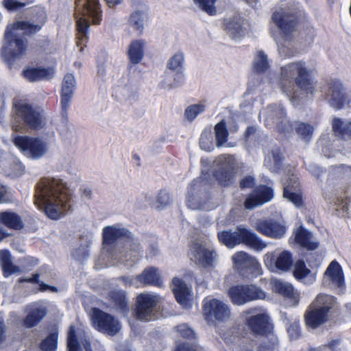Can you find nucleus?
Segmentation results:
<instances>
[{
	"instance_id": "nucleus-1",
	"label": "nucleus",
	"mask_w": 351,
	"mask_h": 351,
	"mask_svg": "<svg viewBox=\"0 0 351 351\" xmlns=\"http://www.w3.org/2000/svg\"><path fill=\"white\" fill-rule=\"evenodd\" d=\"M33 21H17L8 25L4 33L1 57L9 69L22 59L28 49V40L25 34L32 36L38 32L47 21V14L43 10H38L33 14Z\"/></svg>"
},
{
	"instance_id": "nucleus-2",
	"label": "nucleus",
	"mask_w": 351,
	"mask_h": 351,
	"mask_svg": "<svg viewBox=\"0 0 351 351\" xmlns=\"http://www.w3.org/2000/svg\"><path fill=\"white\" fill-rule=\"evenodd\" d=\"M72 195L61 179L43 178L36 186L35 204L53 220L59 219L72 207Z\"/></svg>"
},
{
	"instance_id": "nucleus-3",
	"label": "nucleus",
	"mask_w": 351,
	"mask_h": 351,
	"mask_svg": "<svg viewBox=\"0 0 351 351\" xmlns=\"http://www.w3.org/2000/svg\"><path fill=\"white\" fill-rule=\"evenodd\" d=\"M75 18L76 19V45L82 51L88 42L89 19L93 24L99 25L102 21V11L99 0H75Z\"/></svg>"
},
{
	"instance_id": "nucleus-4",
	"label": "nucleus",
	"mask_w": 351,
	"mask_h": 351,
	"mask_svg": "<svg viewBox=\"0 0 351 351\" xmlns=\"http://www.w3.org/2000/svg\"><path fill=\"white\" fill-rule=\"evenodd\" d=\"M281 86L283 92L288 95L293 94V88H287V82L291 86L295 85L306 93L313 94L315 90V84L311 77V71L308 70L305 63L298 61L289 63L281 68Z\"/></svg>"
},
{
	"instance_id": "nucleus-5",
	"label": "nucleus",
	"mask_w": 351,
	"mask_h": 351,
	"mask_svg": "<svg viewBox=\"0 0 351 351\" xmlns=\"http://www.w3.org/2000/svg\"><path fill=\"white\" fill-rule=\"evenodd\" d=\"M217 238L220 243L228 248H233L239 244H244L250 248L259 252L267 246V244L254 232L241 226H237L234 232H231V230L220 231L217 233Z\"/></svg>"
},
{
	"instance_id": "nucleus-6",
	"label": "nucleus",
	"mask_w": 351,
	"mask_h": 351,
	"mask_svg": "<svg viewBox=\"0 0 351 351\" xmlns=\"http://www.w3.org/2000/svg\"><path fill=\"white\" fill-rule=\"evenodd\" d=\"M13 108L14 114L12 128L16 132H19L23 126L35 130L43 127L45 124L43 115L31 104L19 101L14 104Z\"/></svg>"
},
{
	"instance_id": "nucleus-7",
	"label": "nucleus",
	"mask_w": 351,
	"mask_h": 351,
	"mask_svg": "<svg viewBox=\"0 0 351 351\" xmlns=\"http://www.w3.org/2000/svg\"><path fill=\"white\" fill-rule=\"evenodd\" d=\"M257 307L250 308L244 311L247 317L245 319V326L252 335L255 337H268L274 332V324L267 313H260Z\"/></svg>"
},
{
	"instance_id": "nucleus-8",
	"label": "nucleus",
	"mask_w": 351,
	"mask_h": 351,
	"mask_svg": "<svg viewBox=\"0 0 351 351\" xmlns=\"http://www.w3.org/2000/svg\"><path fill=\"white\" fill-rule=\"evenodd\" d=\"M227 295L230 302L236 306H242L265 298V293L262 289L254 284L232 285L228 289Z\"/></svg>"
},
{
	"instance_id": "nucleus-9",
	"label": "nucleus",
	"mask_w": 351,
	"mask_h": 351,
	"mask_svg": "<svg viewBox=\"0 0 351 351\" xmlns=\"http://www.w3.org/2000/svg\"><path fill=\"white\" fill-rule=\"evenodd\" d=\"M234 267L243 279H252L262 274L261 264L257 259L244 251L232 256Z\"/></svg>"
},
{
	"instance_id": "nucleus-10",
	"label": "nucleus",
	"mask_w": 351,
	"mask_h": 351,
	"mask_svg": "<svg viewBox=\"0 0 351 351\" xmlns=\"http://www.w3.org/2000/svg\"><path fill=\"white\" fill-rule=\"evenodd\" d=\"M237 172V169L232 157L221 156L213 176L219 186L229 188L235 183Z\"/></svg>"
},
{
	"instance_id": "nucleus-11",
	"label": "nucleus",
	"mask_w": 351,
	"mask_h": 351,
	"mask_svg": "<svg viewBox=\"0 0 351 351\" xmlns=\"http://www.w3.org/2000/svg\"><path fill=\"white\" fill-rule=\"evenodd\" d=\"M271 20L279 29L282 38L285 41L292 40L300 24L298 16L290 12L275 11L271 15Z\"/></svg>"
},
{
	"instance_id": "nucleus-12",
	"label": "nucleus",
	"mask_w": 351,
	"mask_h": 351,
	"mask_svg": "<svg viewBox=\"0 0 351 351\" xmlns=\"http://www.w3.org/2000/svg\"><path fill=\"white\" fill-rule=\"evenodd\" d=\"M91 319L95 329L111 336L117 335L121 328L120 322L114 316L98 308H93Z\"/></svg>"
},
{
	"instance_id": "nucleus-13",
	"label": "nucleus",
	"mask_w": 351,
	"mask_h": 351,
	"mask_svg": "<svg viewBox=\"0 0 351 351\" xmlns=\"http://www.w3.org/2000/svg\"><path fill=\"white\" fill-rule=\"evenodd\" d=\"M13 142L23 153L29 154L34 158L41 157L46 152L45 143L36 137L16 136Z\"/></svg>"
},
{
	"instance_id": "nucleus-14",
	"label": "nucleus",
	"mask_w": 351,
	"mask_h": 351,
	"mask_svg": "<svg viewBox=\"0 0 351 351\" xmlns=\"http://www.w3.org/2000/svg\"><path fill=\"white\" fill-rule=\"evenodd\" d=\"M156 296L147 293H141L136 297L134 308L136 318L141 321L152 320L154 308L157 305Z\"/></svg>"
},
{
	"instance_id": "nucleus-15",
	"label": "nucleus",
	"mask_w": 351,
	"mask_h": 351,
	"mask_svg": "<svg viewBox=\"0 0 351 351\" xmlns=\"http://www.w3.org/2000/svg\"><path fill=\"white\" fill-rule=\"evenodd\" d=\"M203 313L208 321L224 322L230 316L228 306L217 299H211L203 305Z\"/></svg>"
},
{
	"instance_id": "nucleus-16",
	"label": "nucleus",
	"mask_w": 351,
	"mask_h": 351,
	"mask_svg": "<svg viewBox=\"0 0 351 351\" xmlns=\"http://www.w3.org/2000/svg\"><path fill=\"white\" fill-rule=\"evenodd\" d=\"M191 259L196 264L205 268L213 267L217 252L214 250L206 247L202 243L194 242L190 246Z\"/></svg>"
},
{
	"instance_id": "nucleus-17",
	"label": "nucleus",
	"mask_w": 351,
	"mask_h": 351,
	"mask_svg": "<svg viewBox=\"0 0 351 351\" xmlns=\"http://www.w3.org/2000/svg\"><path fill=\"white\" fill-rule=\"evenodd\" d=\"M256 230L263 236L271 239H280L286 232V226L274 219L258 221Z\"/></svg>"
},
{
	"instance_id": "nucleus-18",
	"label": "nucleus",
	"mask_w": 351,
	"mask_h": 351,
	"mask_svg": "<svg viewBox=\"0 0 351 351\" xmlns=\"http://www.w3.org/2000/svg\"><path fill=\"white\" fill-rule=\"evenodd\" d=\"M75 78L71 73H66L62 80L60 90V105L62 116L67 117L68 110L75 89Z\"/></svg>"
},
{
	"instance_id": "nucleus-19",
	"label": "nucleus",
	"mask_w": 351,
	"mask_h": 351,
	"mask_svg": "<svg viewBox=\"0 0 351 351\" xmlns=\"http://www.w3.org/2000/svg\"><path fill=\"white\" fill-rule=\"evenodd\" d=\"M322 283L324 286L333 285L335 288H342L345 285L344 274L340 264L332 261L324 272Z\"/></svg>"
},
{
	"instance_id": "nucleus-20",
	"label": "nucleus",
	"mask_w": 351,
	"mask_h": 351,
	"mask_svg": "<svg viewBox=\"0 0 351 351\" xmlns=\"http://www.w3.org/2000/svg\"><path fill=\"white\" fill-rule=\"evenodd\" d=\"M263 261L267 266L275 264L277 269L282 271H288L293 263L292 254L287 250L282 252L276 258L274 252H267Z\"/></svg>"
},
{
	"instance_id": "nucleus-21",
	"label": "nucleus",
	"mask_w": 351,
	"mask_h": 351,
	"mask_svg": "<svg viewBox=\"0 0 351 351\" xmlns=\"http://www.w3.org/2000/svg\"><path fill=\"white\" fill-rule=\"evenodd\" d=\"M283 197L300 208L304 204L301 185L298 180L290 178L283 184Z\"/></svg>"
},
{
	"instance_id": "nucleus-22",
	"label": "nucleus",
	"mask_w": 351,
	"mask_h": 351,
	"mask_svg": "<svg viewBox=\"0 0 351 351\" xmlns=\"http://www.w3.org/2000/svg\"><path fill=\"white\" fill-rule=\"evenodd\" d=\"M272 289L274 292L289 300L293 306L297 305L300 302V292L295 290L293 286L289 282L275 280L272 282Z\"/></svg>"
},
{
	"instance_id": "nucleus-23",
	"label": "nucleus",
	"mask_w": 351,
	"mask_h": 351,
	"mask_svg": "<svg viewBox=\"0 0 351 351\" xmlns=\"http://www.w3.org/2000/svg\"><path fill=\"white\" fill-rule=\"evenodd\" d=\"M134 280L142 287H162L163 285V281L158 269L152 266L145 268L141 274L134 278Z\"/></svg>"
},
{
	"instance_id": "nucleus-24",
	"label": "nucleus",
	"mask_w": 351,
	"mask_h": 351,
	"mask_svg": "<svg viewBox=\"0 0 351 351\" xmlns=\"http://www.w3.org/2000/svg\"><path fill=\"white\" fill-rule=\"evenodd\" d=\"M312 304L313 307L315 306L327 315H329L330 313H338L340 311V306L337 298L326 293H319Z\"/></svg>"
},
{
	"instance_id": "nucleus-25",
	"label": "nucleus",
	"mask_w": 351,
	"mask_h": 351,
	"mask_svg": "<svg viewBox=\"0 0 351 351\" xmlns=\"http://www.w3.org/2000/svg\"><path fill=\"white\" fill-rule=\"evenodd\" d=\"M304 322L307 327L316 329L328 320V315L313 304L308 306L304 313Z\"/></svg>"
},
{
	"instance_id": "nucleus-26",
	"label": "nucleus",
	"mask_w": 351,
	"mask_h": 351,
	"mask_svg": "<svg viewBox=\"0 0 351 351\" xmlns=\"http://www.w3.org/2000/svg\"><path fill=\"white\" fill-rule=\"evenodd\" d=\"M130 232L125 228H117L116 226H108L102 230V244L104 246L111 245L121 238H130Z\"/></svg>"
},
{
	"instance_id": "nucleus-27",
	"label": "nucleus",
	"mask_w": 351,
	"mask_h": 351,
	"mask_svg": "<svg viewBox=\"0 0 351 351\" xmlns=\"http://www.w3.org/2000/svg\"><path fill=\"white\" fill-rule=\"evenodd\" d=\"M328 92L331 95L330 104L337 110L341 109L347 101V96L343 92V88L339 81L329 83Z\"/></svg>"
},
{
	"instance_id": "nucleus-28",
	"label": "nucleus",
	"mask_w": 351,
	"mask_h": 351,
	"mask_svg": "<svg viewBox=\"0 0 351 351\" xmlns=\"http://www.w3.org/2000/svg\"><path fill=\"white\" fill-rule=\"evenodd\" d=\"M23 76L31 82L50 80L53 76V71L51 68L27 67L23 71Z\"/></svg>"
},
{
	"instance_id": "nucleus-29",
	"label": "nucleus",
	"mask_w": 351,
	"mask_h": 351,
	"mask_svg": "<svg viewBox=\"0 0 351 351\" xmlns=\"http://www.w3.org/2000/svg\"><path fill=\"white\" fill-rule=\"evenodd\" d=\"M311 232L302 226H300L295 231V241L303 249L313 251L319 247V243L311 241Z\"/></svg>"
},
{
	"instance_id": "nucleus-30",
	"label": "nucleus",
	"mask_w": 351,
	"mask_h": 351,
	"mask_svg": "<svg viewBox=\"0 0 351 351\" xmlns=\"http://www.w3.org/2000/svg\"><path fill=\"white\" fill-rule=\"evenodd\" d=\"M48 310L45 306H38L31 308L25 317L23 324L27 328H32L39 323L47 315Z\"/></svg>"
},
{
	"instance_id": "nucleus-31",
	"label": "nucleus",
	"mask_w": 351,
	"mask_h": 351,
	"mask_svg": "<svg viewBox=\"0 0 351 351\" xmlns=\"http://www.w3.org/2000/svg\"><path fill=\"white\" fill-rule=\"evenodd\" d=\"M0 224L11 230H20L24 228L21 216L15 212H0Z\"/></svg>"
},
{
	"instance_id": "nucleus-32",
	"label": "nucleus",
	"mask_w": 351,
	"mask_h": 351,
	"mask_svg": "<svg viewBox=\"0 0 351 351\" xmlns=\"http://www.w3.org/2000/svg\"><path fill=\"white\" fill-rule=\"evenodd\" d=\"M173 287L172 291L176 301L181 305H186L189 301L190 290L186 283L181 279L175 277L172 280Z\"/></svg>"
},
{
	"instance_id": "nucleus-33",
	"label": "nucleus",
	"mask_w": 351,
	"mask_h": 351,
	"mask_svg": "<svg viewBox=\"0 0 351 351\" xmlns=\"http://www.w3.org/2000/svg\"><path fill=\"white\" fill-rule=\"evenodd\" d=\"M110 301L114 304L117 311L127 315L130 311L126 292L123 290H112L109 292Z\"/></svg>"
},
{
	"instance_id": "nucleus-34",
	"label": "nucleus",
	"mask_w": 351,
	"mask_h": 351,
	"mask_svg": "<svg viewBox=\"0 0 351 351\" xmlns=\"http://www.w3.org/2000/svg\"><path fill=\"white\" fill-rule=\"evenodd\" d=\"M0 261L4 278H8L12 274L20 271L19 267L13 264L11 254L8 250H0Z\"/></svg>"
},
{
	"instance_id": "nucleus-35",
	"label": "nucleus",
	"mask_w": 351,
	"mask_h": 351,
	"mask_svg": "<svg viewBox=\"0 0 351 351\" xmlns=\"http://www.w3.org/2000/svg\"><path fill=\"white\" fill-rule=\"evenodd\" d=\"M145 42L143 40H134L130 43L128 55L130 61L136 64L141 62L144 56Z\"/></svg>"
},
{
	"instance_id": "nucleus-36",
	"label": "nucleus",
	"mask_w": 351,
	"mask_h": 351,
	"mask_svg": "<svg viewBox=\"0 0 351 351\" xmlns=\"http://www.w3.org/2000/svg\"><path fill=\"white\" fill-rule=\"evenodd\" d=\"M184 62V56L182 53H176L173 56L167 63V67L172 70L178 69L177 77L175 78L174 86H177L184 82V75L182 73V64Z\"/></svg>"
},
{
	"instance_id": "nucleus-37",
	"label": "nucleus",
	"mask_w": 351,
	"mask_h": 351,
	"mask_svg": "<svg viewBox=\"0 0 351 351\" xmlns=\"http://www.w3.org/2000/svg\"><path fill=\"white\" fill-rule=\"evenodd\" d=\"M215 145L217 147H223L228 141L229 132L225 119L221 120L214 127Z\"/></svg>"
},
{
	"instance_id": "nucleus-38",
	"label": "nucleus",
	"mask_w": 351,
	"mask_h": 351,
	"mask_svg": "<svg viewBox=\"0 0 351 351\" xmlns=\"http://www.w3.org/2000/svg\"><path fill=\"white\" fill-rule=\"evenodd\" d=\"M40 274L39 273H34L29 278H25L21 277L18 279L19 283H24V282H28L32 284H37L38 285L39 287L38 289V291L40 292H45L46 291H56L57 288L53 286L48 285L43 282V281L40 280Z\"/></svg>"
},
{
	"instance_id": "nucleus-39",
	"label": "nucleus",
	"mask_w": 351,
	"mask_h": 351,
	"mask_svg": "<svg viewBox=\"0 0 351 351\" xmlns=\"http://www.w3.org/2000/svg\"><path fill=\"white\" fill-rule=\"evenodd\" d=\"M58 332L53 331L49 333L40 343V348L42 351H56L58 348Z\"/></svg>"
},
{
	"instance_id": "nucleus-40",
	"label": "nucleus",
	"mask_w": 351,
	"mask_h": 351,
	"mask_svg": "<svg viewBox=\"0 0 351 351\" xmlns=\"http://www.w3.org/2000/svg\"><path fill=\"white\" fill-rule=\"evenodd\" d=\"M199 147L202 149L210 152L214 149L213 136L210 128H205L199 137Z\"/></svg>"
},
{
	"instance_id": "nucleus-41",
	"label": "nucleus",
	"mask_w": 351,
	"mask_h": 351,
	"mask_svg": "<svg viewBox=\"0 0 351 351\" xmlns=\"http://www.w3.org/2000/svg\"><path fill=\"white\" fill-rule=\"evenodd\" d=\"M311 271L306 267L304 261L298 260L293 267V275L294 278L301 281L311 275Z\"/></svg>"
},
{
	"instance_id": "nucleus-42",
	"label": "nucleus",
	"mask_w": 351,
	"mask_h": 351,
	"mask_svg": "<svg viewBox=\"0 0 351 351\" xmlns=\"http://www.w3.org/2000/svg\"><path fill=\"white\" fill-rule=\"evenodd\" d=\"M261 204L271 201L274 196V190L267 185L261 184L254 191Z\"/></svg>"
},
{
	"instance_id": "nucleus-43",
	"label": "nucleus",
	"mask_w": 351,
	"mask_h": 351,
	"mask_svg": "<svg viewBox=\"0 0 351 351\" xmlns=\"http://www.w3.org/2000/svg\"><path fill=\"white\" fill-rule=\"evenodd\" d=\"M332 130L339 136L351 138V121L343 125V121L339 118H335L332 121Z\"/></svg>"
},
{
	"instance_id": "nucleus-44",
	"label": "nucleus",
	"mask_w": 351,
	"mask_h": 351,
	"mask_svg": "<svg viewBox=\"0 0 351 351\" xmlns=\"http://www.w3.org/2000/svg\"><path fill=\"white\" fill-rule=\"evenodd\" d=\"M267 337L266 341L260 343L257 351H276L278 348L279 340L274 332Z\"/></svg>"
},
{
	"instance_id": "nucleus-45",
	"label": "nucleus",
	"mask_w": 351,
	"mask_h": 351,
	"mask_svg": "<svg viewBox=\"0 0 351 351\" xmlns=\"http://www.w3.org/2000/svg\"><path fill=\"white\" fill-rule=\"evenodd\" d=\"M67 349L68 351H82L77 339L75 328L73 325L69 327L68 332Z\"/></svg>"
},
{
	"instance_id": "nucleus-46",
	"label": "nucleus",
	"mask_w": 351,
	"mask_h": 351,
	"mask_svg": "<svg viewBox=\"0 0 351 351\" xmlns=\"http://www.w3.org/2000/svg\"><path fill=\"white\" fill-rule=\"evenodd\" d=\"M253 68L257 73H263L269 68L267 57L263 51L258 52L257 59L254 60Z\"/></svg>"
},
{
	"instance_id": "nucleus-47",
	"label": "nucleus",
	"mask_w": 351,
	"mask_h": 351,
	"mask_svg": "<svg viewBox=\"0 0 351 351\" xmlns=\"http://www.w3.org/2000/svg\"><path fill=\"white\" fill-rule=\"evenodd\" d=\"M205 109L206 106L203 104L190 105L184 110V117L189 121L191 122Z\"/></svg>"
},
{
	"instance_id": "nucleus-48",
	"label": "nucleus",
	"mask_w": 351,
	"mask_h": 351,
	"mask_svg": "<svg viewBox=\"0 0 351 351\" xmlns=\"http://www.w3.org/2000/svg\"><path fill=\"white\" fill-rule=\"evenodd\" d=\"M195 3L199 8L210 16H214L217 14L215 3L217 0H193Z\"/></svg>"
},
{
	"instance_id": "nucleus-49",
	"label": "nucleus",
	"mask_w": 351,
	"mask_h": 351,
	"mask_svg": "<svg viewBox=\"0 0 351 351\" xmlns=\"http://www.w3.org/2000/svg\"><path fill=\"white\" fill-rule=\"evenodd\" d=\"M226 30L228 32L232 38H236L241 36L242 32V26L241 23L234 19H229L225 23Z\"/></svg>"
},
{
	"instance_id": "nucleus-50",
	"label": "nucleus",
	"mask_w": 351,
	"mask_h": 351,
	"mask_svg": "<svg viewBox=\"0 0 351 351\" xmlns=\"http://www.w3.org/2000/svg\"><path fill=\"white\" fill-rule=\"evenodd\" d=\"M297 134L300 136L301 138L308 141L313 135V128L310 124L300 123L295 128Z\"/></svg>"
},
{
	"instance_id": "nucleus-51",
	"label": "nucleus",
	"mask_w": 351,
	"mask_h": 351,
	"mask_svg": "<svg viewBox=\"0 0 351 351\" xmlns=\"http://www.w3.org/2000/svg\"><path fill=\"white\" fill-rule=\"evenodd\" d=\"M143 12L135 11L130 15L129 19L130 24L137 31L142 32L143 28Z\"/></svg>"
},
{
	"instance_id": "nucleus-52",
	"label": "nucleus",
	"mask_w": 351,
	"mask_h": 351,
	"mask_svg": "<svg viewBox=\"0 0 351 351\" xmlns=\"http://www.w3.org/2000/svg\"><path fill=\"white\" fill-rule=\"evenodd\" d=\"M255 185L256 178L252 175L244 176L239 182V187L242 191L253 189Z\"/></svg>"
},
{
	"instance_id": "nucleus-53",
	"label": "nucleus",
	"mask_w": 351,
	"mask_h": 351,
	"mask_svg": "<svg viewBox=\"0 0 351 351\" xmlns=\"http://www.w3.org/2000/svg\"><path fill=\"white\" fill-rule=\"evenodd\" d=\"M176 329L180 337L183 338L191 339L195 337L194 331L187 324H180L176 327Z\"/></svg>"
},
{
	"instance_id": "nucleus-54",
	"label": "nucleus",
	"mask_w": 351,
	"mask_h": 351,
	"mask_svg": "<svg viewBox=\"0 0 351 351\" xmlns=\"http://www.w3.org/2000/svg\"><path fill=\"white\" fill-rule=\"evenodd\" d=\"M3 5L8 11H16L25 7L27 3L20 2L17 0H3Z\"/></svg>"
},
{
	"instance_id": "nucleus-55",
	"label": "nucleus",
	"mask_w": 351,
	"mask_h": 351,
	"mask_svg": "<svg viewBox=\"0 0 351 351\" xmlns=\"http://www.w3.org/2000/svg\"><path fill=\"white\" fill-rule=\"evenodd\" d=\"M262 205L259 201L256 193L254 194H250L244 202V207L246 209H253L255 207Z\"/></svg>"
},
{
	"instance_id": "nucleus-56",
	"label": "nucleus",
	"mask_w": 351,
	"mask_h": 351,
	"mask_svg": "<svg viewBox=\"0 0 351 351\" xmlns=\"http://www.w3.org/2000/svg\"><path fill=\"white\" fill-rule=\"evenodd\" d=\"M174 351H201V349L195 344L180 343L176 346Z\"/></svg>"
},
{
	"instance_id": "nucleus-57",
	"label": "nucleus",
	"mask_w": 351,
	"mask_h": 351,
	"mask_svg": "<svg viewBox=\"0 0 351 351\" xmlns=\"http://www.w3.org/2000/svg\"><path fill=\"white\" fill-rule=\"evenodd\" d=\"M157 202L161 206H167L170 204V196L166 190H160L159 191L157 195Z\"/></svg>"
},
{
	"instance_id": "nucleus-58",
	"label": "nucleus",
	"mask_w": 351,
	"mask_h": 351,
	"mask_svg": "<svg viewBox=\"0 0 351 351\" xmlns=\"http://www.w3.org/2000/svg\"><path fill=\"white\" fill-rule=\"evenodd\" d=\"M287 332L291 339H298L300 336V327L297 323L291 324L288 328Z\"/></svg>"
},
{
	"instance_id": "nucleus-59",
	"label": "nucleus",
	"mask_w": 351,
	"mask_h": 351,
	"mask_svg": "<svg viewBox=\"0 0 351 351\" xmlns=\"http://www.w3.org/2000/svg\"><path fill=\"white\" fill-rule=\"evenodd\" d=\"M202 182V180L201 179H194L190 184V191L189 192V199L188 201L189 202L190 199L189 198L191 197L193 194V191L195 190L196 189V186H199Z\"/></svg>"
},
{
	"instance_id": "nucleus-60",
	"label": "nucleus",
	"mask_w": 351,
	"mask_h": 351,
	"mask_svg": "<svg viewBox=\"0 0 351 351\" xmlns=\"http://www.w3.org/2000/svg\"><path fill=\"white\" fill-rule=\"evenodd\" d=\"M6 338V326L3 319H0V343H3Z\"/></svg>"
},
{
	"instance_id": "nucleus-61",
	"label": "nucleus",
	"mask_w": 351,
	"mask_h": 351,
	"mask_svg": "<svg viewBox=\"0 0 351 351\" xmlns=\"http://www.w3.org/2000/svg\"><path fill=\"white\" fill-rule=\"evenodd\" d=\"M7 193L6 186L0 183V204L5 202Z\"/></svg>"
},
{
	"instance_id": "nucleus-62",
	"label": "nucleus",
	"mask_w": 351,
	"mask_h": 351,
	"mask_svg": "<svg viewBox=\"0 0 351 351\" xmlns=\"http://www.w3.org/2000/svg\"><path fill=\"white\" fill-rule=\"evenodd\" d=\"M273 158L276 166L280 168L282 166V157L280 153H274Z\"/></svg>"
},
{
	"instance_id": "nucleus-63",
	"label": "nucleus",
	"mask_w": 351,
	"mask_h": 351,
	"mask_svg": "<svg viewBox=\"0 0 351 351\" xmlns=\"http://www.w3.org/2000/svg\"><path fill=\"white\" fill-rule=\"evenodd\" d=\"M256 132V128L254 126H248L244 133V138L246 141L249 139L251 135Z\"/></svg>"
},
{
	"instance_id": "nucleus-64",
	"label": "nucleus",
	"mask_w": 351,
	"mask_h": 351,
	"mask_svg": "<svg viewBox=\"0 0 351 351\" xmlns=\"http://www.w3.org/2000/svg\"><path fill=\"white\" fill-rule=\"evenodd\" d=\"M228 129L229 133H237L239 131V125L235 121H233L232 123L229 125Z\"/></svg>"
}]
</instances>
